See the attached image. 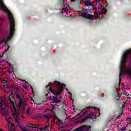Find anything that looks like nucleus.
<instances>
[{
  "label": "nucleus",
  "mask_w": 131,
  "mask_h": 131,
  "mask_svg": "<svg viewBox=\"0 0 131 131\" xmlns=\"http://www.w3.org/2000/svg\"><path fill=\"white\" fill-rule=\"evenodd\" d=\"M62 111L63 112H65V111H66V110H65L64 108H62Z\"/></svg>",
  "instance_id": "29"
},
{
  "label": "nucleus",
  "mask_w": 131,
  "mask_h": 131,
  "mask_svg": "<svg viewBox=\"0 0 131 131\" xmlns=\"http://www.w3.org/2000/svg\"><path fill=\"white\" fill-rule=\"evenodd\" d=\"M83 3L85 7H90L92 6V2H87L86 1H83Z\"/></svg>",
  "instance_id": "9"
},
{
  "label": "nucleus",
  "mask_w": 131,
  "mask_h": 131,
  "mask_svg": "<svg viewBox=\"0 0 131 131\" xmlns=\"http://www.w3.org/2000/svg\"><path fill=\"white\" fill-rule=\"evenodd\" d=\"M5 101L1 100L0 102V110H1L2 113L3 114V115H6V108L5 107H3V105H5Z\"/></svg>",
  "instance_id": "4"
},
{
  "label": "nucleus",
  "mask_w": 131,
  "mask_h": 131,
  "mask_svg": "<svg viewBox=\"0 0 131 131\" xmlns=\"http://www.w3.org/2000/svg\"><path fill=\"white\" fill-rule=\"evenodd\" d=\"M13 115L15 116V120H16V121L18 122L20 120L19 116H18V112H17V111H15L14 113H13Z\"/></svg>",
  "instance_id": "8"
},
{
  "label": "nucleus",
  "mask_w": 131,
  "mask_h": 131,
  "mask_svg": "<svg viewBox=\"0 0 131 131\" xmlns=\"http://www.w3.org/2000/svg\"><path fill=\"white\" fill-rule=\"evenodd\" d=\"M127 99H130V97H128Z\"/></svg>",
  "instance_id": "36"
},
{
  "label": "nucleus",
  "mask_w": 131,
  "mask_h": 131,
  "mask_svg": "<svg viewBox=\"0 0 131 131\" xmlns=\"http://www.w3.org/2000/svg\"><path fill=\"white\" fill-rule=\"evenodd\" d=\"M37 105H40V103H38Z\"/></svg>",
  "instance_id": "38"
},
{
  "label": "nucleus",
  "mask_w": 131,
  "mask_h": 131,
  "mask_svg": "<svg viewBox=\"0 0 131 131\" xmlns=\"http://www.w3.org/2000/svg\"><path fill=\"white\" fill-rule=\"evenodd\" d=\"M47 129V127H43V128H40V131H45Z\"/></svg>",
  "instance_id": "19"
},
{
  "label": "nucleus",
  "mask_w": 131,
  "mask_h": 131,
  "mask_svg": "<svg viewBox=\"0 0 131 131\" xmlns=\"http://www.w3.org/2000/svg\"><path fill=\"white\" fill-rule=\"evenodd\" d=\"M98 12L99 13V15H101V14H103V11H102V10L98 9Z\"/></svg>",
  "instance_id": "18"
},
{
  "label": "nucleus",
  "mask_w": 131,
  "mask_h": 131,
  "mask_svg": "<svg viewBox=\"0 0 131 131\" xmlns=\"http://www.w3.org/2000/svg\"><path fill=\"white\" fill-rule=\"evenodd\" d=\"M92 116H93V114H90L86 118H84V119H82L81 120V122H84V121H86L89 119H93V117H92Z\"/></svg>",
  "instance_id": "7"
},
{
  "label": "nucleus",
  "mask_w": 131,
  "mask_h": 131,
  "mask_svg": "<svg viewBox=\"0 0 131 131\" xmlns=\"http://www.w3.org/2000/svg\"><path fill=\"white\" fill-rule=\"evenodd\" d=\"M82 2H83V0H82Z\"/></svg>",
  "instance_id": "44"
},
{
  "label": "nucleus",
  "mask_w": 131,
  "mask_h": 131,
  "mask_svg": "<svg viewBox=\"0 0 131 131\" xmlns=\"http://www.w3.org/2000/svg\"><path fill=\"white\" fill-rule=\"evenodd\" d=\"M11 120H12V117H9L7 120L8 123H11Z\"/></svg>",
  "instance_id": "16"
},
{
  "label": "nucleus",
  "mask_w": 131,
  "mask_h": 131,
  "mask_svg": "<svg viewBox=\"0 0 131 131\" xmlns=\"http://www.w3.org/2000/svg\"><path fill=\"white\" fill-rule=\"evenodd\" d=\"M50 111H51V112H52V114H53V115H56V112L53 111V110H50Z\"/></svg>",
  "instance_id": "24"
},
{
  "label": "nucleus",
  "mask_w": 131,
  "mask_h": 131,
  "mask_svg": "<svg viewBox=\"0 0 131 131\" xmlns=\"http://www.w3.org/2000/svg\"><path fill=\"white\" fill-rule=\"evenodd\" d=\"M124 95H125L126 96H129V94H127V93H124Z\"/></svg>",
  "instance_id": "27"
},
{
  "label": "nucleus",
  "mask_w": 131,
  "mask_h": 131,
  "mask_svg": "<svg viewBox=\"0 0 131 131\" xmlns=\"http://www.w3.org/2000/svg\"><path fill=\"white\" fill-rule=\"evenodd\" d=\"M6 63H7V64H8V66H9V67H13V65L12 64H11L10 63H9V61H7Z\"/></svg>",
  "instance_id": "17"
},
{
  "label": "nucleus",
  "mask_w": 131,
  "mask_h": 131,
  "mask_svg": "<svg viewBox=\"0 0 131 131\" xmlns=\"http://www.w3.org/2000/svg\"><path fill=\"white\" fill-rule=\"evenodd\" d=\"M61 5H63V7L65 6V4H64V0H60Z\"/></svg>",
  "instance_id": "21"
},
{
  "label": "nucleus",
  "mask_w": 131,
  "mask_h": 131,
  "mask_svg": "<svg viewBox=\"0 0 131 131\" xmlns=\"http://www.w3.org/2000/svg\"><path fill=\"white\" fill-rule=\"evenodd\" d=\"M12 125H14V124H12Z\"/></svg>",
  "instance_id": "41"
},
{
  "label": "nucleus",
  "mask_w": 131,
  "mask_h": 131,
  "mask_svg": "<svg viewBox=\"0 0 131 131\" xmlns=\"http://www.w3.org/2000/svg\"><path fill=\"white\" fill-rule=\"evenodd\" d=\"M5 85V86H9V85H8V84L7 83H6L5 85Z\"/></svg>",
  "instance_id": "32"
},
{
  "label": "nucleus",
  "mask_w": 131,
  "mask_h": 131,
  "mask_svg": "<svg viewBox=\"0 0 131 131\" xmlns=\"http://www.w3.org/2000/svg\"><path fill=\"white\" fill-rule=\"evenodd\" d=\"M54 84L55 85H56L57 86H59V88H64V86H65V84L61 83L58 81H54Z\"/></svg>",
  "instance_id": "6"
},
{
  "label": "nucleus",
  "mask_w": 131,
  "mask_h": 131,
  "mask_svg": "<svg viewBox=\"0 0 131 131\" xmlns=\"http://www.w3.org/2000/svg\"><path fill=\"white\" fill-rule=\"evenodd\" d=\"M51 99H52V97H50V99H49V100H51Z\"/></svg>",
  "instance_id": "37"
},
{
  "label": "nucleus",
  "mask_w": 131,
  "mask_h": 131,
  "mask_svg": "<svg viewBox=\"0 0 131 131\" xmlns=\"http://www.w3.org/2000/svg\"><path fill=\"white\" fill-rule=\"evenodd\" d=\"M53 103H55L56 104L54 105V106H60V104L59 103H61V100L58 99L57 97L55 96H53Z\"/></svg>",
  "instance_id": "5"
},
{
  "label": "nucleus",
  "mask_w": 131,
  "mask_h": 131,
  "mask_svg": "<svg viewBox=\"0 0 131 131\" xmlns=\"http://www.w3.org/2000/svg\"><path fill=\"white\" fill-rule=\"evenodd\" d=\"M8 98L10 101H12V100H15V98H14V94H13V93H12Z\"/></svg>",
  "instance_id": "11"
},
{
  "label": "nucleus",
  "mask_w": 131,
  "mask_h": 131,
  "mask_svg": "<svg viewBox=\"0 0 131 131\" xmlns=\"http://www.w3.org/2000/svg\"><path fill=\"white\" fill-rule=\"evenodd\" d=\"M84 128H85V127H83V126H82L80 127L79 128H78L76 129H75L74 131H83L84 130Z\"/></svg>",
  "instance_id": "10"
},
{
  "label": "nucleus",
  "mask_w": 131,
  "mask_h": 131,
  "mask_svg": "<svg viewBox=\"0 0 131 131\" xmlns=\"http://www.w3.org/2000/svg\"><path fill=\"white\" fill-rule=\"evenodd\" d=\"M81 15L82 17L85 19H89V20H93V19H95V16H94V15L91 14L85 11L82 10Z\"/></svg>",
  "instance_id": "3"
},
{
  "label": "nucleus",
  "mask_w": 131,
  "mask_h": 131,
  "mask_svg": "<svg viewBox=\"0 0 131 131\" xmlns=\"http://www.w3.org/2000/svg\"><path fill=\"white\" fill-rule=\"evenodd\" d=\"M42 116L43 117H45V118H47L48 120H50V117H49V115H43Z\"/></svg>",
  "instance_id": "15"
},
{
  "label": "nucleus",
  "mask_w": 131,
  "mask_h": 131,
  "mask_svg": "<svg viewBox=\"0 0 131 131\" xmlns=\"http://www.w3.org/2000/svg\"><path fill=\"white\" fill-rule=\"evenodd\" d=\"M5 82L7 83V82H8V81L7 80H5Z\"/></svg>",
  "instance_id": "35"
},
{
  "label": "nucleus",
  "mask_w": 131,
  "mask_h": 131,
  "mask_svg": "<svg viewBox=\"0 0 131 131\" xmlns=\"http://www.w3.org/2000/svg\"><path fill=\"white\" fill-rule=\"evenodd\" d=\"M4 54H5V53H3L2 55L0 56V58H1V59H2V58H3V57H4Z\"/></svg>",
  "instance_id": "26"
},
{
  "label": "nucleus",
  "mask_w": 131,
  "mask_h": 131,
  "mask_svg": "<svg viewBox=\"0 0 131 131\" xmlns=\"http://www.w3.org/2000/svg\"><path fill=\"white\" fill-rule=\"evenodd\" d=\"M22 104H23V100H22V99H19V102L18 103V107H19V108H20V107L22 106Z\"/></svg>",
  "instance_id": "13"
},
{
  "label": "nucleus",
  "mask_w": 131,
  "mask_h": 131,
  "mask_svg": "<svg viewBox=\"0 0 131 131\" xmlns=\"http://www.w3.org/2000/svg\"><path fill=\"white\" fill-rule=\"evenodd\" d=\"M29 127H34V128H36V127H33V126H30Z\"/></svg>",
  "instance_id": "34"
},
{
  "label": "nucleus",
  "mask_w": 131,
  "mask_h": 131,
  "mask_svg": "<svg viewBox=\"0 0 131 131\" xmlns=\"http://www.w3.org/2000/svg\"><path fill=\"white\" fill-rule=\"evenodd\" d=\"M130 119H131V118H130Z\"/></svg>",
  "instance_id": "46"
},
{
  "label": "nucleus",
  "mask_w": 131,
  "mask_h": 131,
  "mask_svg": "<svg viewBox=\"0 0 131 131\" xmlns=\"http://www.w3.org/2000/svg\"><path fill=\"white\" fill-rule=\"evenodd\" d=\"M86 113H88V111H86V112H84L83 115H84L86 114Z\"/></svg>",
  "instance_id": "28"
},
{
  "label": "nucleus",
  "mask_w": 131,
  "mask_h": 131,
  "mask_svg": "<svg viewBox=\"0 0 131 131\" xmlns=\"http://www.w3.org/2000/svg\"><path fill=\"white\" fill-rule=\"evenodd\" d=\"M125 128H126V126L123 127L122 128H121L120 129V130H121V131H125Z\"/></svg>",
  "instance_id": "20"
},
{
  "label": "nucleus",
  "mask_w": 131,
  "mask_h": 131,
  "mask_svg": "<svg viewBox=\"0 0 131 131\" xmlns=\"http://www.w3.org/2000/svg\"><path fill=\"white\" fill-rule=\"evenodd\" d=\"M86 2H87V3H91V0H87Z\"/></svg>",
  "instance_id": "30"
},
{
  "label": "nucleus",
  "mask_w": 131,
  "mask_h": 131,
  "mask_svg": "<svg viewBox=\"0 0 131 131\" xmlns=\"http://www.w3.org/2000/svg\"><path fill=\"white\" fill-rule=\"evenodd\" d=\"M27 113L28 114H29V111L28 110H27Z\"/></svg>",
  "instance_id": "31"
},
{
  "label": "nucleus",
  "mask_w": 131,
  "mask_h": 131,
  "mask_svg": "<svg viewBox=\"0 0 131 131\" xmlns=\"http://www.w3.org/2000/svg\"><path fill=\"white\" fill-rule=\"evenodd\" d=\"M83 127H84V130L85 131H92L91 130V126H83Z\"/></svg>",
  "instance_id": "12"
},
{
  "label": "nucleus",
  "mask_w": 131,
  "mask_h": 131,
  "mask_svg": "<svg viewBox=\"0 0 131 131\" xmlns=\"http://www.w3.org/2000/svg\"><path fill=\"white\" fill-rule=\"evenodd\" d=\"M13 105H15V104L14 103H13Z\"/></svg>",
  "instance_id": "42"
},
{
  "label": "nucleus",
  "mask_w": 131,
  "mask_h": 131,
  "mask_svg": "<svg viewBox=\"0 0 131 131\" xmlns=\"http://www.w3.org/2000/svg\"><path fill=\"white\" fill-rule=\"evenodd\" d=\"M113 117H114V116L111 117L110 118V119H113Z\"/></svg>",
  "instance_id": "33"
},
{
  "label": "nucleus",
  "mask_w": 131,
  "mask_h": 131,
  "mask_svg": "<svg viewBox=\"0 0 131 131\" xmlns=\"http://www.w3.org/2000/svg\"><path fill=\"white\" fill-rule=\"evenodd\" d=\"M103 11H104L105 14H107V9L106 8V7H104L103 8Z\"/></svg>",
  "instance_id": "22"
},
{
  "label": "nucleus",
  "mask_w": 131,
  "mask_h": 131,
  "mask_svg": "<svg viewBox=\"0 0 131 131\" xmlns=\"http://www.w3.org/2000/svg\"><path fill=\"white\" fill-rule=\"evenodd\" d=\"M52 85H53V84L49 83V84L46 86L47 93H48L45 95L46 97H48V95H49V93H50H50H51V94H54L55 96H59V95H61V93H62L61 89L56 90V91H53V90L52 89ZM47 101H48V98H47V99L43 101L42 103H45Z\"/></svg>",
  "instance_id": "2"
},
{
  "label": "nucleus",
  "mask_w": 131,
  "mask_h": 131,
  "mask_svg": "<svg viewBox=\"0 0 131 131\" xmlns=\"http://www.w3.org/2000/svg\"><path fill=\"white\" fill-rule=\"evenodd\" d=\"M91 106H89L86 107L85 108H84L83 110H80V112L81 113V112H82V111H84V110H85V109H91Z\"/></svg>",
  "instance_id": "14"
},
{
  "label": "nucleus",
  "mask_w": 131,
  "mask_h": 131,
  "mask_svg": "<svg viewBox=\"0 0 131 131\" xmlns=\"http://www.w3.org/2000/svg\"><path fill=\"white\" fill-rule=\"evenodd\" d=\"M21 129L23 131H28V130H27V129H26L25 128H23Z\"/></svg>",
  "instance_id": "25"
},
{
  "label": "nucleus",
  "mask_w": 131,
  "mask_h": 131,
  "mask_svg": "<svg viewBox=\"0 0 131 131\" xmlns=\"http://www.w3.org/2000/svg\"><path fill=\"white\" fill-rule=\"evenodd\" d=\"M118 101H120V100H118Z\"/></svg>",
  "instance_id": "40"
},
{
  "label": "nucleus",
  "mask_w": 131,
  "mask_h": 131,
  "mask_svg": "<svg viewBox=\"0 0 131 131\" xmlns=\"http://www.w3.org/2000/svg\"><path fill=\"white\" fill-rule=\"evenodd\" d=\"M129 131H131V129H130V130H129Z\"/></svg>",
  "instance_id": "45"
},
{
  "label": "nucleus",
  "mask_w": 131,
  "mask_h": 131,
  "mask_svg": "<svg viewBox=\"0 0 131 131\" xmlns=\"http://www.w3.org/2000/svg\"><path fill=\"white\" fill-rule=\"evenodd\" d=\"M60 122L62 123V121H60Z\"/></svg>",
  "instance_id": "39"
},
{
  "label": "nucleus",
  "mask_w": 131,
  "mask_h": 131,
  "mask_svg": "<svg viewBox=\"0 0 131 131\" xmlns=\"http://www.w3.org/2000/svg\"><path fill=\"white\" fill-rule=\"evenodd\" d=\"M8 17L10 20V33L7 39H3L0 41V45L5 42V44L9 46V41L11 40L13 38L14 33H15V19L14 16L11 12H8Z\"/></svg>",
  "instance_id": "1"
},
{
  "label": "nucleus",
  "mask_w": 131,
  "mask_h": 131,
  "mask_svg": "<svg viewBox=\"0 0 131 131\" xmlns=\"http://www.w3.org/2000/svg\"><path fill=\"white\" fill-rule=\"evenodd\" d=\"M14 131H16V130H14Z\"/></svg>",
  "instance_id": "43"
},
{
  "label": "nucleus",
  "mask_w": 131,
  "mask_h": 131,
  "mask_svg": "<svg viewBox=\"0 0 131 131\" xmlns=\"http://www.w3.org/2000/svg\"><path fill=\"white\" fill-rule=\"evenodd\" d=\"M16 97L17 98V99H19V100H21V96L19 95H16Z\"/></svg>",
  "instance_id": "23"
}]
</instances>
